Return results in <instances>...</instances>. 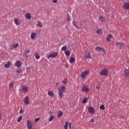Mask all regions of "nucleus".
<instances>
[{
  "label": "nucleus",
  "instance_id": "1",
  "mask_svg": "<svg viewBox=\"0 0 129 129\" xmlns=\"http://www.w3.org/2000/svg\"><path fill=\"white\" fill-rule=\"evenodd\" d=\"M66 91V87L65 86H62L60 87V88L58 89V96L60 97V98H62L64 96V92Z\"/></svg>",
  "mask_w": 129,
  "mask_h": 129
},
{
  "label": "nucleus",
  "instance_id": "19",
  "mask_svg": "<svg viewBox=\"0 0 129 129\" xmlns=\"http://www.w3.org/2000/svg\"><path fill=\"white\" fill-rule=\"evenodd\" d=\"M26 19H27V20H31V18H32V16H31V14L30 13H27L25 15Z\"/></svg>",
  "mask_w": 129,
  "mask_h": 129
},
{
  "label": "nucleus",
  "instance_id": "50",
  "mask_svg": "<svg viewBox=\"0 0 129 129\" xmlns=\"http://www.w3.org/2000/svg\"><path fill=\"white\" fill-rule=\"evenodd\" d=\"M67 67V68H68V66H67V67Z\"/></svg>",
  "mask_w": 129,
  "mask_h": 129
},
{
  "label": "nucleus",
  "instance_id": "16",
  "mask_svg": "<svg viewBox=\"0 0 129 129\" xmlns=\"http://www.w3.org/2000/svg\"><path fill=\"white\" fill-rule=\"evenodd\" d=\"M123 9L125 10H129V3H126L123 6Z\"/></svg>",
  "mask_w": 129,
  "mask_h": 129
},
{
  "label": "nucleus",
  "instance_id": "38",
  "mask_svg": "<svg viewBox=\"0 0 129 129\" xmlns=\"http://www.w3.org/2000/svg\"><path fill=\"white\" fill-rule=\"evenodd\" d=\"M22 71V70H21V69H19V70H16V72H17V73H21V72Z\"/></svg>",
  "mask_w": 129,
  "mask_h": 129
},
{
  "label": "nucleus",
  "instance_id": "6",
  "mask_svg": "<svg viewBox=\"0 0 129 129\" xmlns=\"http://www.w3.org/2000/svg\"><path fill=\"white\" fill-rule=\"evenodd\" d=\"M19 90L21 92L22 91L23 93H27L28 92V87L23 86L22 87V90L21 89H19Z\"/></svg>",
  "mask_w": 129,
  "mask_h": 129
},
{
  "label": "nucleus",
  "instance_id": "17",
  "mask_svg": "<svg viewBox=\"0 0 129 129\" xmlns=\"http://www.w3.org/2000/svg\"><path fill=\"white\" fill-rule=\"evenodd\" d=\"M14 23L15 24H16V26H19V25H21V22H20V20H19V19H18L17 18H15Z\"/></svg>",
  "mask_w": 129,
  "mask_h": 129
},
{
  "label": "nucleus",
  "instance_id": "14",
  "mask_svg": "<svg viewBox=\"0 0 129 129\" xmlns=\"http://www.w3.org/2000/svg\"><path fill=\"white\" fill-rule=\"evenodd\" d=\"M68 124L69 128H71V123H68V122H66V124L64 126V129H68Z\"/></svg>",
  "mask_w": 129,
  "mask_h": 129
},
{
  "label": "nucleus",
  "instance_id": "26",
  "mask_svg": "<svg viewBox=\"0 0 129 129\" xmlns=\"http://www.w3.org/2000/svg\"><path fill=\"white\" fill-rule=\"evenodd\" d=\"M37 27H38L39 28H42V27H43V25H42V23H41V22H37Z\"/></svg>",
  "mask_w": 129,
  "mask_h": 129
},
{
  "label": "nucleus",
  "instance_id": "2",
  "mask_svg": "<svg viewBox=\"0 0 129 129\" xmlns=\"http://www.w3.org/2000/svg\"><path fill=\"white\" fill-rule=\"evenodd\" d=\"M87 74H89V70H86L83 72L81 74L82 79H85V77H86Z\"/></svg>",
  "mask_w": 129,
  "mask_h": 129
},
{
  "label": "nucleus",
  "instance_id": "13",
  "mask_svg": "<svg viewBox=\"0 0 129 129\" xmlns=\"http://www.w3.org/2000/svg\"><path fill=\"white\" fill-rule=\"evenodd\" d=\"M15 66H16V67H18V68L21 67L22 62H21V61L20 60L16 61L15 62Z\"/></svg>",
  "mask_w": 129,
  "mask_h": 129
},
{
  "label": "nucleus",
  "instance_id": "44",
  "mask_svg": "<svg viewBox=\"0 0 129 129\" xmlns=\"http://www.w3.org/2000/svg\"><path fill=\"white\" fill-rule=\"evenodd\" d=\"M73 25H74V26H76V22H75V21H74V22H73Z\"/></svg>",
  "mask_w": 129,
  "mask_h": 129
},
{
  "label": "nucleus",
  "instance_id": "39",
  "mask_svg": "<svg viewBox=\"0 0 129 129\" xmlns=\"http://www.w3.org/2000/svg\"><path fill=\"white\" fill-rule=\"evenodd\" d=\"M100 84H98L97 86L96 89H100Z\"/></svg>",
  "mask_w": 129,
  "mask_h": 129
},
{
  "label": "nucleus",
  "instance_id": "47",
  "mask_svg": "<svg viewBox=\"0 0 129 129\" xmlns=\"http://www.w3.org/2000/svg\"><path fill=\"white\" fill-rule=\"evenodd\" d=\"M0 120H2V114L0 113Z\"/></svg>",
  "mask_w": 129,
  "mask_h": 129
},
{
  "label": "nucleus",
  "instance_id": "28",
  "mask_svg": "<svg viewBox=\"0 0 129 129\" xmlns=\"http://www.w3.org/2000/svg\"><path fill=\"white\" fill-rule=\"evenodd\" d=\"M100 109H101L102 110H104L105 109V106H104V105H101L100 106Z\"/></svg>",
  "mask_w": 129,
  "mask_h": 129
},
{
  "label": "nucleus",
  "instance_id": "12",
  "mask_svg": "<svg viewBox=\"0 0 129 129\" xmlns=\"http://www.w3.org/2000/svg\"><path fill=\"white\" fill-rule=\"evenodd\" d=\"M27 127L28 129H32L33 127V124L32 123V122L31 121H27Z\"/></svg>",
  "mask_w": 129,
  "mask_h": 129
},
{
  "label": "nucleus",
  "instance_id": "27",
  "mask_svg": "<svg viewBox=\"0 0 129 129\" xmlns=\"http://www.w3.org/2000/svg\"><path fill=\"white\" fill-rule=\"evenodd\" d=\"M64 54L66 56H69V55H70V51L66 50L64 51Z\"/></svg>",
  "mask_w": 129,
  "mask_h": 129
},
{
  "label": "nucleus",
  "instance_id": "51",
  "mask_svg": "<svg viewBox=\"0 0 129 129\" xmlns=\"http://www.w3.org/2000/svg\"><path fill=\"white\" fill-rule=\"evenodd\" d=\"M49 113H50V114H52V113H51V112H50Z\"/></svg>",
  "mask_w": 129,
  "mask_h": 129
},
{
  "label": "nucleus",
  "instance_id": "11",
  "mask_svg": "<svg viewBox=\"0 0 129 129\" xmlns=\"http://www.w3.org/2000/svg\"><path fill=\"white\" fill-rule=\"evenodd\" d=\"M100 74L102 75V76H106L108 74V72L106 70H103Z\"/></svg>",
  "mask_w": 129,
  "mask_h": 129
},
{
  "label": "nucleus",
  "instance_id": "41",
  "mask_svg": "<svg viewBox=\"0 0 129 129\" xmlns=\"http://www.w3.org/2000/svg\"><path fill=\"white\" fill-rule=\"evenodd\" d=\"M39 120H40V118H37L35 119V121L37 122V121H39Z\"/></svg>",
  "mask_w": 129,
  "mask_h": 129
},
{
  "label": "nucleus",
  "instance_id": "37",
  "mask_svg": "<svg viewBox=\"0 0 129 129\" xmlns=\"http://www.w3.org/2000/svg\"><path fill=\"white\" fill-rule=\"evenodd\" d=\"M97 34H100V33H101L102 31H101V29H98L97 31H96Z\"/></svg>",
  "mask_w": 129,
  "mask_h": 129
},
{
  "label": "nucleus",
  "instance_id": "36",
  "mask_svg": "<svg viewBox=\"0 0 129 129\" xmlns=\"http://www.w3.org/2000/svg\"><path fill=\"white\" fill-rule=\"evenodd\" d=\"M62 83L64 84V85H66V84H67V81L66 80V79H64L62 81Z\"/></svg>",
  "mask_w": 129,
  "mask_h": 129
},
{
  "label": "nucleus",
  "instance_id": "7",
  "mask_svg": "<svg viewBox=\"0 0 129 129\" xmlns=\"http://www.w3.org/2000/svg\"><path fill=\"white\" fill-rule=\"evenodd\" d=\"M116 45L119 47V48H121V49H123V48H124L125 47V44L124 43H122L121 42H116Z\"/></svg>",
  "mask_w": 129,
  "mask_h": 129
},
{
  "label": "nucleus",
  "instance_id": "34",
  "mask_svg": "<svg viewBox=\"0 0 129 129\" xmlns=\"http://www.w3.org/2000/svg\"><path fill=\"white\" fill-rule=\"evenodd\" d=\"M13 86L14 83H13V82L10 83L9 85V88H13Z\"/></svg>",
  "mask_w": 129,
  "mask_h": 129
},
{
  "label": "nucleus",
  "instance_id": "20",
  "mask_svg": "<svg viewBox=\"0 0 129 129\" xmlns=\"http://www.w3.org/2000/svg\"><path fill=\"white\" fill-rule=\"evenodd\" d=\"M111 38H112V35H111V34L108 35V36L107 37V42H110Z\"/></svg>",
  "mask_w": 129,
  "mask_h": 129
},
{
  "label": "nucleus",
  "instance_id": "42",
  "mask_svg": "<svg viewBox=\"0 0 129 129\" xmlns=\"http://www.w3.org/2000/svg\"><path fill=\"white\" fill-rule=\"evenodd\" d=\"M68 20L69 21H71V19L70 18V16H69V14L68 15Z\"/></svg>",
  "mask_w": 129,
  "mask_h": 129
},
{
  "label": "nucleus",
  "instance_id": "24",
  "mask_svg": "<svg viewBox=\"0 0 129 129\" xmlns=\"http://www.w3.org/2000/svg\"><path fill=\"white\" fill-rule=\"evenodd\" d=\"M48 94L49 96H51V97H53V96H54V93L53 91H48Z\"/></svg>",
  "mask_w": 129,
  "mask_h": 129
},
{
  "label": "nucleus",
  "instance_id": "8",
  "mask_svg": "<svg viewBox=\"0 0 129 129\" xmlns=\"http://www.w3.org/2000/svg\"><path fill=\"white\" fill-rule=\"evenodd\" d=\"M25 105H27L28 104H30V99H29V97L27 96L23 100Z\"/></svg>",
  "mask_w": 129,
  "mask_h": 129
},
{
  "label": "nucleus",
  "instance_id": "22",
  "mask_svg": "<svg viewBox=\"0 0 129 129\" xmlns=\"http://www.w3.org/2000/svg\"><path fill=\"white\" fill-rule=\"evenodd\" d=\"M11 67V62L8 61L7 63L5 64V68H10Z\"/></svg>",
  "mask_w": 129,
  "mask_h": 129
},
{
  "label": "nucleus",
  "instance_id": "23",
  "mask_svg": "<svg viewBox=\"0 0 129 129\" xmlns=\"http://www.w3.org/2000/svg\"><path fill=\"white\" fill-rule=\"evenodd\" d=\"M63 115V112L62 111H60L59 112H58L57 113V117H61Z\"/></svg>",
  "mask_w": 129,
  "mask_h": 129
},
{
  "label": "nucleus",
  "instance_id": "4",
  "mask_svg": "<svg viewBox=\"0 0 129 129\" xmlns=\"http://www.w3.org/2000/svg\"><path fill=\"white\" fill-rule=\"evenodd\" d=\"M96 50L97 52H102L103 54H105V50H104V48L103 47H96Z\"/></svg>",
  "mask_w": 129,
  "mask_h": 129
},
{
  "label": "nucleus",
  "instance_id": "46",
  "mask_svg": "<svg viewBox=\"0 0 129 129\" xmlns=\"http://www.w3.org/2000/svg\"><path fill=\"white\" fill-rule=\"evenodd\" d=\"M22 108H21L19 111V113H22Z\"/></svg>",
  "mask_w": 129,
  "mask_h": 129
},
{
  "label": "nucleus",
  "instance_id": "18",
  "mask_svg": "<svg viewBox=\"0 0 129 129\" xmlns=\"http://www.w3.org/2000/svg\"><path fill=\"white\" fill-rule=\"evenodd\" d=\"M37 35V33L32 32L31 34V39L32 40H34V39H36V35Z\"/></svg>",
  "mask_w": 129,
  "mask_h": 129
},
{
  "label": "nucleus",
  "instance_id": "29",
  "mask_svg": "<svg viewBox=\"0 0 129 129\" xmlns=\"http://www.w3.org/2000/svg\"><path fill=\"white\" fill-rule=\"evenodd\" d=\"M18 46H19V43H16V44H13V45H12V47H13V48H17Z\"/></svg>",
  "mask_w": 129,
  "mask_h": 129
},
{
  "label": "nucleus",
  "instance_id": "35",
  "mask_svg": "<svg viewBox=\"0 0 129 129\" xmlns=\"http://www.w3.org/2000/svg\"><path fill=\"white\" fill-rule=\"evenodd\" d=\"M100 20H101L103 22L105 20V18L104 17H103V16H101L100 17Z\"/></svg>",
  "mask_w": 129,
  "mask_h": 129
},
{
  "label": "nucleus",
  "instance_id": "45",
  "mask_svg": "<svg viewBox=\"0 0 129 129\" xmlns=\"http://www.w3.org/2000/svg\"><path fill=\"white\" fill-rule=\"evenodd\" d=\"M90 121H91V122H94V119H91Z\"/></svg>",
  "mask_w": 129,
  "mask_h": 129
},
{
  "label": "nucleus",
  "instance_id": "5",
  "mask_svg": "<svg viewBox=\"0 0 129 129\" xmlns=\"http://www.w3.org/2000/svg\"><path fill=\"white\" fill-rule=\"evenodd\" d=\"M57 56H58V53L57 52H54L48 55L47 58L48 59H49V58H55V57H57Z\"/></svg>",
  "mask_w": 129,
  "mask_h": 129
},
{
  "label": "nucleus",
  "instance_id": "10",
  "mask_svg": "<svg viewBox=\"0 0 129 129\" xmlns=\"http://www.w3.org/2000/svg\"><path fill=\"white\" fill-rule=\"evenodd\" d=\"M88 110H89V112H90V113H91V114H94V113H95V111H94V108L91 106L88 107Z\"/></svg>",
  "mask_w": 129,
  "mask_h": 129
},
{
  "label": "nucleus",
  "instance_id": "48",
  "mask_svg": "<svg viewBox=\"0 0 129 129\" xmlns=\"http://www.w3.org/2000/svg\"><path fill=\"white\" fill-rule=\"evenodd\" d=\"M75 27H76V28H77V29H78V26L76 25V26H75Z\"/></svg>",
  "mask_w": 129,
  "mask_h": 129
},
{
  "label": "nucleus",
  "instance_id": "32",
  "mask_svg": "<svg viewBox=\"0 0 129 129\" xmlns=\"http://www.w3.org/2000/svg\"><path fill=\"white\" fill-rule=\"evenodd\" d=\"M35 58L36 60H38V59H40V55L38 53L35 54Z\"/></svg>",
  "mask_w": 129,
  "mask_h": 129
},
{
  "label": "nucleus",
  "instance_id": "25",
  "mask_svg": "<svg viewBox=\"0 0 129 129\" xmlns=\"http://www.w3.org/2000/svg\"><path fill=\"white\" fill-rule=\"evenodd\" d=\"M54 118H55V116H54L53 115H52L49 118V121H52V120H53V119H54Z\"/></svg>",
  "mask_w": 129,
  "mask_h": 129
},
{
  "label": "nucleus",
  "instance_id": "43",
  "mask_svg": "<svg viewBox=\"0 0 129 129\" xmlns=\"http://www.w3.org/2000/svg\"><path fill=\"white\" fill-rule=\"evenodd\" d=\"M57 0H53L52 1V3H54V4H57Z\"/></svg>",
  "mask_w": 129,
  "mask_h": 129
},
{
  "label": "nucleus",
  "instance_id": "33",
  "mask_svg": "<svg viewBox=\"0 0 129 129\" xmlns=\"http://www.w3.org/2000/svg\"><path fill=\"white\" fill-rule=\"evenodd\" d=\"M61 50H62V51H66V50H67V46H63V47L61 48Z\"/></svg>",
  "mask_w": 129,
  "mask_h": 129
},
{
  "label": "nucleus",
  "instance_id": "49",
  "mask_svg": "<svg viewBox=\"0 0 129 129\" xmlns=\"http://www.w3.org/2000/svg\"><path fill=\"white\" fill-rule=\"evenodd\" d=\"M127 61H128V62H129V58H128Z\"/></svg>",
  "mask_w": 129,
  "mask_h": 129
},
{
  "label": "nucleus",
  "instance_id": "3",
  "mask_svg": "<svg viewBox=\"0 0 129 129\" xmlns=\"http://www.w3.org/2000/svg\"><path fill=\"white\" fill-rule=\"evenodd\" d=\"M84 59L86 60L87 59H91V56H90V52L89 51H85Z\"/></svg>",
  "mask_w": 129,
  "mask_h": 129
},
{
  "label": "nucleus",
  "instance_id": "30",
  "mask_svg": "<svg viewBox=\"0 0 129 129\" xmlns=\"http://www.w3.org/2000/svg\"><path fill=\"white\" fill-rule=\"evenodd\" d=\"M87 100H88V98H84L83 100V103H86V102H87Z\"/></svg>",
  "mask_w": 129,
  "mask_h": 129
},
{
  "label": "nucleus",
  "instance_id": "40",
  "mask_svg": "<svg viewBox=\"0 0 129 129\" xmlns=\"http://www.w3.org/2000/svg\"><path fill=\"white\" fill-rule=\"evenodd\" d=\"M30 50L29 49H27L25 51V54H28V53H30Z\"/></svg>",
  "mask_w": 129,
  "mask_h": 129
},
{
  "label": "nucleus",
  "instance_id": "21",
  "mask_svg": "<svg viewBox=\"0 0 129 129\" xmlns=\"http://www.w3.org/2000/svg\"><path fill=\"white\" fill-rule=\"evenodd\" d=\"M70 62L73 64L75 62V58L73 57V56H71L70 59Z\"/></svg>",
  "mask_w": 129,
  "mask_h": 129
},
{
  "label": "nucleus",
  "instance_id": "31",
  "mask_svg": "<svg viewBox=\"0 0 129 129\" xmlns=\"http://www.w3.org/2000/svg\"><path fill=\"white\" fill-rule=\"evenodd\" d=\"M22 119H23V116H20L18 118V120H17V122H20V121H21Z\"/></svg>",
  "mask_w": 129,
  "mask_h": 129
},
{
  "label": "nucleus",
  "instance_id": "15",
  "mask_svg": "<svg viewBox=\"0 0 129 129\" xmlns=\"http://www.w3.org/2000/svg\"><path fill=\"white\" fill-rule=\"evenodd\" d=\"M124 75H125V78H127V77H129V70L128 69L124 70Z\"/></svg>",
  "mask_w": 129,
  "mask_h": 129
},
{
  "label": "nucleus",
  "instance_id": "9",
  "mask_svg": "<svg viewBox=\"0 0 129 129\" xmlns=\"http://www.w3.org/2000/svg\"><path fill=\"white\" fill-rule=\"evenodd\" d=\"M82 90L84 92H88L89 91V89L88 88V86L87 85H83L82 88Z\"/></svg>",
  "mask_w": 129,
  "mask_h": 129
}]
</instances>
